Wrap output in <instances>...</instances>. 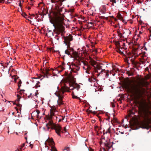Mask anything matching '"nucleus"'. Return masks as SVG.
Listing matches in <instances>:
<instances>
[{
    "label": "nucleus",
    "instance_id": "2",
    "mask_svg": "<svg viewBox=\"0 0 151 151\" xmlns=\"http://www.w3.org/2000/svg\"><path fill=\"white\" fill-rule=\"evenodd\" d=\"M63 20V18L57 17L55 20V23H53V25L55 28L54 32L57 34L55 38L57 40L59 38L58 35L61 34L62 36L63 34L65 32Z\"/></svg>",
    "mask_w": 151,
    "mask_h": 151
},
{
    "label": "nucleus",
    "instance_id": "26",
    "mask_svg": "<svg viewBox=\"0 0 151 151\" xmlns=\"http://www.w3.org/2000/svg\"><path fill=\"white\" fill-rule=\"evenodd\" d=\"M22 83V81L21 80H20L18 82V86L19 88H20V87L21 86V84Z\"/></svg>",
    "mask_w": 151,
    "mask_h": 151
},
{
    "label": "nucleus",
    "instance_id": "57",
    "mask_svg": "<svg viewBox=\"0 0 151 151\" xmlns=\"http://www.w3.org/2000/svg\"><path fill=\"white\" fill-rule=\"evenodd\" d=\"M32 144H30V147H31V148H32Z\"/></svg>",
    "mask_w": 151,
    "mask_h": 151
},
{
    "label": "nucleus",
    "instance_id": "48",
    "mask_svg": "<svg viewBox=\"0 0 151 151\" xmlns=\"http://www.w3.org/2000/svg\"><path fill=\"white\" fill-rule=\"evenodd\" d=\"M64 130L65 132L66 131V129L65 127L64 128Z\"/></svg>",
    "mask_w": 151,
    "mask_h": 151
},
{
    "label": "nucleus",
    "instance_id": "43",
    "mask_svg": "<svg viewBox=\"0 0 151 151\" xmlns=\"http://www.w3.org/2000/svg\"><path fill=\"white\" fill-rule=\"evenodd\" d=\"M19 5L21 7L22 6L21 2H20L19 3Z\"/></svg>",
    "mask_w": 151,
    "mask_h": 151
},
{
    "label": "nucleus",
    "instance_id": "30",
    "mask_svg": "<svg viewBox=\"0 0 151 151\" xmlns=\"http://www.w3.org/2000/svg\"><path fill=\"white\" fill-rule=\"evenodd\" d=\"M64 150L67 151H70V148L69 147H67L65 148Z\"/></svg>",
    "mask_w": 151,
    "mask_h": 151
},
{
    "label": "nucleus",
    "instance_id": "44",
    "mask_svg": "<svg viewBox=\"0 0 151 151\" xmlns=\"http://www.w3.org/2000/svg\"><path fill=\"white\" fill-rule=\"evenodd\" d=\"M60 67L62 69V70L64 69V67L63 66H60Z\"/></svg>",
    "mask_w": 151,
    "mask_h": 151
},
{
    "label": "nucleus",
    "instance_id": "38",
    "mask_svg": "<svg viewBox=\"0 0 151 151\" xmlns=\"http://www.w3.org/2000/svg\"><path fill=\"white\" fill-rule=\"evenodd\" d=\"M36 86L37 88L38 87H40V86L39 84H38V83H37L36 85Z\"/></svg>",
    "mask_w": 151,
    "mask_h": 151
},
{
    "label": "nucleus",
    "instance_id": "24",
    "mask_svg": "<svg viewBox=\"0 0 151 151\" xmlns=\"http://www.w3.org/2000/svg\"><path fill=\"white\" fill-rule=\"evenodd\" d=\"M74 86H75V88H76L77 90L79 89L80 88V85L77 84H76Z\"/></svg>",
    "mask_w": 151,
    "mask_h": 151
},
{
    "label": "nucleus",
    "instance_id": "55",
    "mask_svg": "<svg viewBox=\"0 0 151 151\" xmlns=\"http://www.w3.org/2000/svg\"><path fill=\"white\" fill-rule=\"evenodd\" d=\"M30 1L32 3H33L34 1V0H30Z\"/></svg>",
    "mask_w": 151,
    "mask_h": 151
},
{
    "label": "nucleus",
    "instance_id": "52",
    "mask_svg": "<svg viewBox=\"0 0 151 151\" xmlns=\"http://www.w3.org/2000/svg\"><path fill=\"white\" fill-rule=\"evenodd\" d=\"M4 0H0V3L4 1Z\"/></svg>",
    "mask_w": 151,
    "mask_h": 151
},
{
    "label": "nucleus",
    "instance_id": "31",
    "mask_svg": "<svg viewBox=\"0 0 151 151\" xmlns=\"http://www.w3.org/2000/svg\"><path fill=\"white\" fill-rule=\"evenodd\" d=\"M73 98L78 99H80V98L78 97H77V96H73Z\"/></svg>",
    "mask_w": 151,
    "mask_h": 151
},
{
    "label": "nucleus",
    "instance_id": "23",
    "mask_svg": "<svg viewBox=\"0 0 151 151\" xmlns=\"http://www.w3.org/2000/svg\"><path fill=\"white\" fill-rule=\"evenodd\" d=\"M119 19L121 20L123 19V17L120 14H119L117 16Z\"/></svg>",
    "mask_w": 151,
    "mask_h": 151
},
{
    "label": "nucleus",
    "instance_id": "42",
    "mask_svg": "<svg viewBox=\"0 0 151 151\" xmlns=\"http://www.w3.org/2000/svg\"><path fill=\"white\" fill-rule=\"evenodd\" d=\"M15 109H16V110L17 111V112H18V109L17 107H15Z\"/></svg>",
    "mask_w": 151,
    "mask_h": 151
},
{
    "label": "nucleus",
    "instance_id": "47",
    "mask_svg": "<svg viewBox=\"0 0 151 151\" xmlns=\"http://www.w3.org/2000/svg\"><path fill=\"white\" fill-rule=\"evenodd\" d=\"M117 33L118 34H119V33H120V30L119 29L117 30Z\"/></svg>",
    "mask_w": 151,
    "mask_h": 151
},
{
    "label": "nucleus",
    "instance_id": "21",
    "mask_svg": "<svg viewBox=\"0 0 151 151\" xmlns=\"http://www.w3.org/2000/svg\"><path fill=\"white\" fill-rule=\"evenodd\" d=\"M101 129V128L99 127L98 126H96L95 127L94 129L96 131L98 132V131Z\"/></svg>",
    "mask_w": 151,
    "mask_h": 151
},
{
    "label": "nucleus",
    "instance_id": "29",
    "mask_svg": "<svg viewBox=\"0 0 151 151\" xmlns=\"http://www.w3.org/2000/svg\"><path fill=\"white\" fill-rule=\"evenodd\" d=\"M2 105L1 103H0V111H3Z\"/></svg>",
    "mask_w": 151,
    "mask_h": 151
},
{
    "label": "nucleus",
    "instance_id": "37",
    "mask_svg": "<svg viewBox=\"0 0 151 151\" xmlns=\"http://www.w3.org/2000/svg\"><path fill=\"white\" fill-rule=\"evenodd\" d=\"M24 90H21L20 91H19V92H20V94H22V93H23V92H24Z\"/></svg>",
    "mask_w": 151,
    "mask_h": 151
},
{
    "label": "nucleus",
    "instance_id": "40",
    "mask_svg": "<svg viewBox=\"0 0 151 151\" xmlns=\"http://www.w3.org/2000/svg\"><path fill=\"white\" fill-rule=\"evenodd\" d=\"M149 70V68L148 67H147V68H146L145 69V70L146 71H148Z\"/></svg>",
    "mask_w": 151,
    "mask_h": 151
},
{
    "label": "nucleus",
    "instance_id": "63",
    "mask_svg": "<svg viewBox=\"0 0 151 151\" xmlns=\"http://www.w3.org/2000/svg\"><path fill=\"white\" fill-rule=\"evenodd\" d=\"M141 63H142V64H144V62L143 61H141Z\"/></svg>",
    "mask_w": 151,
    "mask_h": 151
},
{
    "label": "nucleus",
    "instance_id": "39",
    "mask_svg": "<svg viewBox=\"0 0 151 151\" xmlns=\"http://www.w3.org/2000/svg\"><path fill=\"white\" fill-rule=\"evenodd\" d=\"M113 70H115V71L116 72H117L119 70L118 68H117V69L116 70L114 68H113Z\"/></svg>",
    "mask_w": 151,
    "mask_h": 151
},
{
    "label": "nucleus",
    "instance_id": "1",
    "mask_svg": "<svg viewBox=\"0 0 151 151\" xmlns=\"http://www.w3.org/2000/svg\"><path fill=\"white\" fill-rule=\"evenodd\" d=\"M124 87L129 93L135 96L136 98V103L139 105L140 111L144 114V118L146 122L142 124V127L149 129L151 127V125H150L151 124V111L147 109V104L143 99L139 100L141 96L142 88L139 83L137 84L134 83L130 86L127 84L125 85Z\"/></svg>",
    "mask_w": 151,
    "mask_h": 151
},
{
    "label": "nucleus",
    "instance_id": "49",
    "mask_svg": "<svg viewBox=\"0 0 151 151\" xmlns=\"http://www.w3.org/2000/svg\"><path fill=\"white\" fill-rule=\"evenodd\" d=\"M110 119V117L109 116H108V118L107 119H106L107 120H109Z\"/></svg>",
    "mask_w": 151,
    "mask_h": 151
},
{
    "label": "nucleus",
    "instance_id": "12",
    "mask_svg": "<svg viewBox=\"0 0 151 151\" xmlns=\"http://www.w3.org/2000/svg\"><path fill=\"white\" fill-rule=\"evenodd\" d=\"M56 109H51L50 110V115L49 116H51L52 118V116H54L55 115V112L56 111Z\"/></svg>",
    "mask_w": 151,
    "mask_h": 151
},
{
    "label": "nucleus",
    "instance_id": "4",
    "mask_svg": "<svg viewBox=\"0 0 151 151\" xmlns=\"http://www.w3.org/2000/svg\"><path fill=\"white\" fill-rule=\"evenodd\" d=\"M52 119L51 116H48L47 119L49 120V122L48 123L46 124V127H47L48 125L51 126V129H55L56 133L58 135L60 136L61 135L60 132H63L62 131V128L59 125L54 124L51 119Z\"/></svg>",
    "mask_w": 151,
    "mask_h": 151
},
{
    "label": "nucleus",
    "instance_id": "59",
    "mask_svg": "<svg viewBox=\"0 0 151 151\" xmlns=\"http://www.w3.org/2000/svg\"><path fill=\"white\" fill-rule=\"evenodd\" d=\"M74 10L73 9H72L71 11V12H73Z\"/></svg>",
    "mask_w": 151,
    "mask_h": 151
},
{
    "label": "nucleus",
    "instance_id": "14",
    "mask_svg": "<svg viewBox=\"0 0 151 151\" xmlns=\"http://www.w3.org/2000/svg\"><path fill=\"white\" fill-rule=\"evenodd\" d=\"M17 97L18 99L15 102H14V104H15L16 105V104H17V103H18L19 102V101H20V99L21 98L20 96L18 94H17Z\"/></svg>",
    "mask_w": 151,
    "mask_h": 151
},
{
    "label": "nucleus",
    "instance_id": "62",
    "mask_svg": "<svg viewBox=\"0 0 151 151\" xmlns=\"http://www.w3.org/2000/svg\"><path fill=\"white\" fill-rule=\"evenodd\" d=\"M145 50H147V48H146V47H145V49H144Z\"/></svg>",
    "mask_w": 151,
    "mask_h": 151
},
{
    "label": "nucleus",
    "instance_id": "10",
    "mask_svg": "<svg viewBox=\"0 0 151 151\" xmlns=\"http://www.w3.org/2000/svg\"><path fill=\"white\" fill-rule=\"evenodd\" d=\"M49 69L46 68L45 70H43L42 71V73L47 78H48L49 76L51 75V73L49 72Z\"/></svg>",
    "mask_w": 151,
    "mask_h": 151
},
{
    "label": "nucleus",
    "instance_id": "8",
    "mask_svg": "<svg viewBox=\"0 0 151 151\" xmlns=\"http://www.w3.org/2000/svg\"><path fill=\"white\" fill-rule=\"evenodd\" d=\"M104 145V151H107L111 147L112 145L110 142H106V143H104L103 144Z\"/></svg>",
    "mask_w": 151,
    "mask_h": 151
},
{
    "label": "nucleus",
    "instance_id": "6",
    "mask_svg": "<svg viewBox=\"0 0 151 151\" xmlns=\"http://www.w3.org/2000/svg\"><path fill=\"white\" fill-rule=\"evenodd\" d=\"M62 11V9L61 8H59L58 9V10L57 12L56 13H54V14L55 16V20H54V22L52 23V24H53V23H55V20L56 18H57V17H59L60 18H63V24H64V25H65V24L64 23V18L63 17V15L61 14L60 13V12H61Z\"/></svg>",
    "mask_w": 151,
    "mask_h": 151
},
{
    "label": "nucleus",
    "instance_id": "53",
    "mask_svg": "<svg viewBox=\"0 0 151 151\" xmlns=\"http://www.w3.org/2000/svg\"><path fill=\"white\" fill-rule=\"evenodd\" d=\"M31 95H32V93H31L30 95L29 96H28V97L29 98H30V96H31Z\"/></svg>",
    "mask_w": 151,
    "mask_h": 151
},
{
    "label": "nucleus",
    "instance_id": "35",
    "mask_svg": "<svg viewBox=\"0 0 151 151\" xmlns=\"http://www.w3.org/2000/svg\"><path fill=\"white\" fill-rule=\"evenodd\" d=\"M110 1L111 2H114L115 3H116V0H110Z\"/></svg>",
    "mask_w": 151,
    "mask_h": 151
},
{
    "label": "nucleus",
    "instance_id": "13",
    "mask_svg": "<svg viewBox=\"0 0 151 151\" xmlns=\"http://www.w3.org/2000/svg\"><path fill=\"white\" fill-rule=\"evenodd\" d=\"M90 62L91 65L93 66L94 68V66H95L96 65L98 64L96 61L93 60H91L90 61Z\"/></svg>",
    "mask_w": 151,
    "mask_h": 151
},
{
    "label": "nucleus",
    "instance_id": "33",
    "mask_svg": "<svg viewBox=\"0 0 151 151\" xmlns=\"http://www.w3.org/2000/svg\"><path fill=\"white\" fill-rule=\"evenodd\" d=\"M25 143H23L22 145L21 146V147L20 148V149L21 150H22V148L23 147H24L25 145Z\"/></svg>",
    "mask_w": 151,
    "mask_h": 151
},
{
    "label": "nucleus",
    "instance_id": "28",
    "mask_svg": "<svg viewBox=\"0 0 151 151\" xmlns=\"http://www.w3.org/2000/svg\"><path fill=\"white\" fill-rule=\"evenodd\" d=\"M36 112L37 113V118H39V113H40V111H39L38 110H37L36 111Z\"/></svg>",
    "mask_w": 151,
    "mask_h": 151
},
{
    "label": "nucleus",
    "instance_id": "46",
    "mask_svg": "<svg viewBox=\"0 0 151 151\" xmlns=\"http://www.w3.org/2000/svg\"><path fill=\"white\" fill-rule=\"evenodd\" d=\"M121 32H122L123 34H124L125 33V32L123 30H122Z\"/></svg>",
    "mask_w": 151,
    "mask_h": 151
},
{
    "label": "nucleus",
    "instance_id": "20",
    "mask_svg": "<svg viewBox=\"0 0 151 151\" xmlns=\"http://www.w3.org/2000/svg\"><path fill=\"white\" fill-rule=\"evenodd\" d=\"M114 44L117 46V47H120V43L119 41H115Z\"/></svg>",
    "mask_w": 151,
    "mask_h": 151
},
{
    "label": "nucleus",
    "instance_id": "60",
    "mask_svg": "<svg viewBox=\"0 0 151 151\" xmlns=\"http://www.w3.org/2000/svg\"><path fill=\"white\" fill-rule=\"evenodd\" d=\"M98 73V74H97V76H99L100 75V74L99 73Z\"/></svg>",
    "mask_w": 151,
    "mask_h": 151
},
{
    "label": "nucleus",
    "instance_id": "51",
    "mask_svg": "<svg viewBox=\"0 0 151 151\" xmlns=\"http://www.w3.org/2000/svg\"><path fill=\"white\" fill-rule=\"evenodd\" d=\"M47 129H48V130L50 128H51V127H49L48 126H47Z\"/></svg>",
    "mask_w": 151,
    "mask_h": 151
},
{
    "label": "nucleus",
    "instance_id": "16",
    "mask_svg": "<svg viewBox=\"0 0 151 151\" xmlns=\"http://www.w3.org/2000/svg\"><path fill=\"white\" fill-rule=\"evenodd\" d=\"M87 68L86 70V72L88 74H90L89 71L91 70V67L89 65H88V63H87Z\"/></svg>",
    "mask_w": 151,
    "mask_h": 151
},
{
    "label": "nucleus",
    "instance_id": "64",
    "mask_svg": "<svg viewBox=\"0 0 151 151\" xmlns=\"http://www.w3.org/2000/svg\"><path fill=\"white\" fill-rule=\"evenodd\" d=\"M16 151H19V150L18 149H17L16 150Z\"/></svg>",
    "mask_w": 151,
    "mask_h": 151
},
{
    "label": "nucleus",
    "instance_id": "34",
    "mask_svg": "<svg viewBox=\"0 0 151 151\" xmlns=\"http://www.w3.org/2000/svg\"><path fill=\"white\" fill-rule=\"evenodd\" d=\"M139 66H137V65H134L133 66V67L135 68L136 69H137V70H139L138 69V67H139Z\"/></svg>",
    "mask_w": 151,
    "mask_h": 151
},
{
    "label": "nucleus",
    "instance_id": "7",
    "mask_svg": "<svg viewBox=\"0 0 151 151\" xmlns=\"http://www.w3.org/2000/svg\"><path fill=\"white\" fill-rule=\"evenodd\" d=\"M47 141L49 143H50V145L52 146L51 147V149L50 150H51V151H58L56 148L54 146L55 143L52 138H49L47 140Z\"/></svg>",
    "mask_w": 151,
    "mask_h": 151
},
{
    "label": "nucleus",
    "instance_id": "50",
    "mask_svg": "<svg viewBox=\"0 0 151 151\" xmlns=\"http://www.w3.org/2000/svg\"><path fill=\"white\" fill-rule=\"evenodd\" d=\"M122 46H125V43H123V45H122Z\"/></svg>",
    "mask_w": 151,
    "mask_h": 151
},
{
    "label": "nucleus",
    "instance_id": "22",
    "mask_svg": "<svg viewBox=\"0 0 151 151\" xmlns=\"http://www.w3.org/2000/svg\"><path fill=\"white\" fill-rule=\"evenodd\" d=\"M106 71H105V72H104V73H105V76L108 77L109 76V73H111V71L109 72V70H107L106 71Z\"/></svg>",
    "mask_w": 151,
    "mask_h": 151
},
{
    "label": "nucleus",
    "instance_id": "19",
    "mask_svg": "<svg viewBox=\"0 0 151 151\" xmlns=\"http://www.w3.org/2000/svg\"><path fill=\"white\" fill-rule=\"evenodd\" d=\"M73 57L76 58L78 57V53L76 52H73ZM72 57H73L72 56Z\"/></svg>",
    "mask_w": 151,
    "mask_h": 151
},
{
    "label": "nucleus",
    "instance_id": "56",
    "mask_svg": "<svg viewBox=\"0 0 151 151\" xmlns=\"http://www.w3.org/2000/svg\"><path fill=\"white\" fill-rule=\"evenodd\" d=\"M104 18H105V17H102V16L101 17V18L102 19H104Z\"/></svg>",
    "mask_w": 151,
    "mask_h": 151
},
{
    "label": "nucleus",
    "instance_id": "3",
    "mask_svg": "<svg viewBox=\"0 0 151 151\" xmlns=\"http://www.w3.org/2000/svg\"><path fill=\"white\" fill-rule=\"evenodd\" d=\"M74 88H75V86L73 85L70 86L69 88L68 86L65 85L64 86L62 87L60 90L56 91L55 94L58 98V99L57 101V102L59 105H60L63 104L62 100L63 98V95L65 92L67 91L69 92H70L69 91V89L72 90Z\"/></svg>",
    "mask_w": 151,
    "mask_h": 151
},
{
    "label": "nucleus",
    "instance_id": "58",
    "mask_svg": "<svg viewBox=\"0 0 151 151\" xmlns=\"http://www.w3.org/2000/svg\"><path fill=\"white\" fill-rule=\"evenodd\" d=\"M30 5L32 6L33 5V4L31 2V3L30 4Z\"/></svg>",
    "mask_w": 151,
    "mask_h": 151
},
{
    "label": "nucleus",
    "instance_id": "18",
    "mask_svg": "<svg viewBox=\"0 0 151 151\" xmlns=\"http://www.w3.org/2000/svg\"><path fill=\"white\" fill-rule=\"evenodd\" d=\"M84 64V66L83 67V68L84 69L85 71H86V70L88 66H87V62H84L83 63Z\"/></svg>",
    "mask_w": 151,
    "mask_h": 151
},
{
    "label": "nucleus",
    "instance_id": "27",
    "mask_svg": "<svg viewBox=\"0 0 151 151\" xmlns=\"http://www.w3.org/2000/svg\"><path fill=\"white\" fill-rule=\"evenodd\" d=\"M101 70L100 72H99V73H99L100 74H101L103 72H105V71H106V70L105 69H101Z\"/></svg>",
    "mask_w": 151,
    "mask_h": 151
},
{
    "label": "nucleus",
    "instance_id": "9",
    "mask_svg": "<svg viewBox=\"0 0 151 151\" xmlns=\"http://www.w3.org/2000/svg\"><path fill=\"white\" fill-rule=\"evenodd\" d=\"M102 64L99 63L96 65V66H94V70L95 72L99 73V70H100L102 69V66L101 65Z\"/></svg>",
    "mask_w": 151,
    "mask_h": 151
},
{
    "label": "nucleus",
    "instance_id": "32",
    "mask_svg": "<svg viewBox=\"0 0 151 151\" xmlns=\"http://www.w3.org/2000/svg\"><path fill=\"white\" fill-rule=\"evenodd\" d=\"M118 36L119 37H122V34L121 33H119V34H118Z\"/></svg>",
    "mask_w": 151,
    "mask_h": 151
},
{
    "label": "nucleus",
    "instance_id": "25",
    "mask_svg": "<svg viewBox=\"0 0 151 151\" xmlns=\"http://www.w3.org/2000/svg\"><path fill=\"white\" fill-rule=\"evenodd\" d=\"M16 105L19 107L20 110L21 109V107H22V105L21 104H20L18 103H17V104H16Z\"/></svg>",
    "mask_w": 151,
    "mask_h": 151
},
{
    "label": "nucleus",
    "instance_id": "41",
    "mask_svg": "<svg viewBox=\"0 0 151 151\" xmlns=\"http://www.w3.org/2000/svg\"><path fill=\"white\" fill-rule=\"evenodd\" d=\"M51 33L53 35V33L52 32L51 30H49L48 31V33Z\"/></svg>",
    "mask_w": 151,
    "mask_h": 151
},
{
    "label": "nucleus",
    "instance_id": "5",
    "mask_svg": "<svg viewBox=\"0 0 151 151\" xmlns=\"http://www.w3.org/2000/svg\"><path fill=\"white\" fill-rule=\"evenodd\" d=\"M64 42L65 44V45L67 46V48L68 49L65 50V53L70 55L71 57H72V55H71L70 51H73V49L70 48V42L73 40V37L70 35L66 37H64Z\"/></svg>",
    "mask_w": 151,
    "mask_h": 151
},
{
    "label": "nucleus",
    "instance_id": "45",
    "mask_svg": "<svg viewBox=\"0 0 151 151\" xmlns=\"http://www.w3.org/2000/svg\"><path fill=\"white\" fill-rule=\"evenodd\" d=\"M115 106V105L114 104H112V107H114Z\"/></svg>",
    "mask_w": 151,
    "mask_h": 151
},
{
    "label": "nucleus",
    "instance_id": "54",
    "mask_svg": "<svg viewBox=\"0 0 151 151\" xmlns=\"http://www.w3.org/2000/svg\"><path fill=\"white\" fill-rule=\"evenodd\" d=\"M28 10H29L31 9V7H28Z\"/></svg>",
    "mask_w": 151,
    "mask_h": 151
},
{
    "label": "nucleus",
    "instance_id": "15",
    "mask_svg": "<svg viewBox=\"0 0 151 151\" xmlns=\"http://www.w3.org/2000/svg\"><path fill=\"white\" fill-rule=\"evenodd\" d=\"M73 69H75L76 70H78L80 69V67L74 64L72 65Z\"/></svg>",
    "mask_w": 151,
    "mask_h": 151
},
{
    "label": "nucleus",
    "instance_id": "36",
    "mask_svg": "<svg viewBox=\"0 0 151 151\" xmlns=\"http://www.w3.org/2000/svg\"><path fill=\"white\" fill-rule=\"evenodd\" d=\"M1 69L3 68L4 69V66L3 64L2 63L1 64Z\"/></svg>",
    "mask_w": 151,
    "mask_h": 151
},
{
    "label": "nucleus",
    "instance_id": "61",
    "mask_svg": "<svg viewBox=\"0 0 151 151\" xmlns=\"http://www.w3.org/2000/svg\"><path fill=\"white\" fill-rule=\"evenodd\" d=\"M12 114L13 115H14V112H13L12 113Z\"/></svg>",
    "mask_w": 151,
    "mask_h": 151
},
{
    "label": "nucleus",
    "instance_id": "17",
    "mask_svg": "<svg viewBox=\"0 0 151 151\" xmlns=\"http://www.w3.org/2000/svg\"><path fill=\"white\" fill-rule=\"evenodd\" d=\"M116 51L117 52H118L121 55L124 54L123 52L121 50H120V47H117Z\"/></svg>",
    "mask_w": 151,
    "mask_h": 151
},
{
    "label": "nucleus",
    "instance_id": "11",
    "mask_svg": "<svg viewBox=\"0 0 151 151\" xmlns=\"http://www.w3.org/2000/svg\"><path fill=\"white\" fill-rule=\"evenodd\" d=\"M131 61L132 62V64L133 65H137V66H138V64H141V63H139L138 62H137V61H134V60H133L132 59L131 60Z\"/></svg>",
    "mask_w": 151,
    "mask_h": 151
}]
</instances>
